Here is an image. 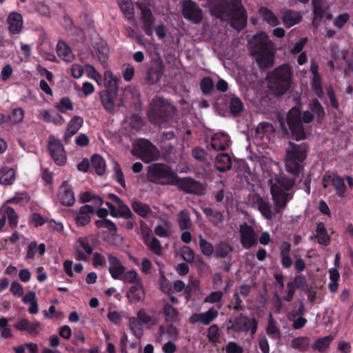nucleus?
<instances>
[{
    "instance_id": "nucleus-1",
    "label": "nucleus",
    "mask_w": 353,
    "mask_h": 353,
    "mask_svg": "<svg viewBox=\"0 0 353 353\" xmlns=\"http://www.w3.org/2000/svg\"><path fill=\"white\" fill-rule=\"evenodd\" d=\"M210 10L213 15L229 21L231 26L240 31L247 23V14L241 0H212Z\"/></svg>"
},
{
    "instance_id": "nucleus-2",
    "label": "nucleus",
    "mask_w": 353,
    "mask_h": 353,
    "mask_svg": "<svg viewBox=\"0 0 353 353\" xmlns=\"http://www.w3.org/2000/svg\"><path fill=\"white\" fill-rule=\"evenodd\" d=\"M268 180L274 204V210L280 213L292 199L293 194L288 192L294 185V180L276 173H269Z\"/></svg>"
},
{
    "instance_id": "nucleus-3",
    "label": "nucleus",
    "mask_w": 353,
    "mask_h": 353,
    "mask_svg": "<svg viewBox=\"0 0 353 353\" xmlns=\"http://www.w3.org/2000/svg\"><path fill=\"white\" fill-rule=\"evenodd\" d=\"M249 46L252 54L261 68H267L273 65L274 43L265 33L254 35L249 41Z\"/></svg>"
},
{
    "instance_id": "nucleus-4",
    "label": "nucleus",
    "mask_w": 353,
    "mask_h": 353,
    "mask_svg": "<svg viewBox=\"0 0 353 353\" xmlns=\"http://www.w3.org/2000/svg\"><path fill=\"white\" fill-rule=\"evenodd\" d=\"M314 119V114L307 110L301 112L298 108H292L288 114L287 122L291 131L292 136L300 141L306 138V134L303 126V123H309Z\"/></svg>"
},
{
    "instance_id": "nucleus-5",
    "label": "nucleus",
    "mask_w": 353,
    "mask_h": 353,
    "mask_svg": "<svg viewBox=\"0 0 353 353\" xmlns=\"http://www.w3.org/2000/svg\"><path fill=\"white\" fill-rule=\"evenodd\" d=\"M292 71L288 64H283L274 70L270 74L269 87L276 95L285 93L290 88Z\"/></svg>"
},
{
    "instance_id": "nucleus-6",
    "label": "nucleus",
    "mask_w": 353,
    "mask_h": 353,
    "mask_svg": "<svg viewBox=\"0 0 353 353\" xmlns=\"http://www.w3.org/2000/svg\"><path fill=\"white\" fill-rule=\"evenodd\" d=\"M307 157V147L304 143L295 144L290 142L286 150L285 167L286 171L297 175L301 168V163Z\"/></svg>"
},
{
    "instance_id": "nucleus-7",
    "label": "nucleus",
    "mask_w": 353,
    "mask_h": 353,
    "mask_svg": "<svg viewBox=\"0 0 353 353\" xmlns=\"http://www.w3.org/2000/svg\"><path fill=\"white\" fill-rule=\"evenodd\" d=\"M153 108L148 114L149 119L154 124L161 125L172 118L176 111L174 105L161 97L152 101Z\"/></svg>"
},
{
    "instance_id": "nucleus-8",
    "label": "nucleus",
    "mask_w": 353,
    "mask_h": 353,
    "mask_svg": "<svg viewBox=\"0 0 353 353\" xmlns=\"http://www.w3.org/2000/svg\"><path fill=\"white\" fill-rule=\"evenodd\" d=\"M132 153L145 163L156 161L159 156L158 149L146 139L137 141L133 146Z\"/></svg>"
},
{
    "instance_id": "nucleus-9",
    "label": "nucleus",
    "mask_w": 353,
    "mask_h": 353,
    "mask_svg": "<svg viewBox=\"0 0 353 353\" xmlns=\"http://www.w3.org/2000/svg\"><path fill=\"white\" fill-rule=\"evenodd\" d=\"M175 176L176 174L166 165L153 163L148 168V177L153 181L171 185Z\"/></svg>"
},
{
    "instance_id": "nucleus-10",
    "label": "nucleus",
    "mask_w": 353,
    "mask_h": 353,
    "mask_svg": "<svg viewBox=\"0 0 353 353\" xmlns=\"http://www.w3.org/2000/svg\"><path fill=\"white\" fill-rule=\"evenodd\" d=\"M48 150L55 163L63 165L67 160L66 153L61 141L53 135L48 139Z\"/></svg>"
},
{
    "instance_id": "nucleus-11",
    "label": "nucleus",
    "mask_w": 353,
    "mask_h": 353,
    "mask_svg": "<svg viewBox=\"0 0 353 353\" xmlns=\"http://www.w3.org/2000/svg\"><path fill=\"white\" fill-rule=\"evenodd\" d=\"M182 13L186 19L195 24L199 23L203 19L201 9L192 0L182 1Z\"/></svg>"
},
{
    "instance_id": "nucleus-12",
    "label": "nucleus",
    "mask_w": 353,
    "mask_h": 353,
    "mask_svg": "<svg viewBox=\"0 0 353 353\" xmlns=\"http://www.w3.org/2000/svg\"><path fill=\"white\" fill-rule=\"evenodd\" d=\"M171 185H176L179 189L188 193L202 194L204 190L200 183L189 177L179 178L176 175L174 181H171Z\"/></svg>"
},
{
    "instance_id": "nucleus-13",
    "label": "nucleus",
    "mask_w": 353,
    "mask_h": 353,
    "mask_svg": "<svg viewBox=\"0 0 353 353\" xmlns=\"http://www.w3.org/2000/svg\"><path fill=\"white\" fill-rule=\"evenodd\" d=\"M230 323L231 328L236 332L250 331L251 334H254L257 330L256 321L243 314H240Z\"/></svg>"
},
{
    "instance_id": "nucleus-14",
    "label": "nucleus",
    "mask_w": 353,
    "mask_h": 353,
    "mask_svg": "<svg viewBox=\"0 0 353 353\" xmlns=\"http://www.w3.org/2000/svg\"><path fill=\"white\" fill-rule=\"evenodd\" d=\"M239 232L241 243L245 249H249L257 244V235L254 229L248 223L240 225Z\"/></svg>"
},
{
    "instance_id": "nucleus-15",
    "label": "nucleus",
    "mask_w": 353,
    "mask_h": 353,
    "mask_svg": "<svg viewBox=\"0 0 353 353\" xmlns=\"http://www.w3.org/2000/svg\"><path fill=\"white\" fill-rule=\"evenodd\" d=\"M252 206L256 208L267 220H272L277 214L269 202L259 195L252 196Z\"/></svg>"
},
{
    "instance_id": "nucleus-16",
    "label": "nucleus",
    "mask_w": 353,
    "mask_h": 353,
    "mask_svg": "<svg viewBox=\"0 0 353 353\" xmlns=\"http://www.w3.org/2000/svg\"><path fill=\"white\" fill-rule=\"evenodd\" d=\"M165 334L168 339L176 341L179 339V331L172 324H169L166 326L160 325L157 334L156 342L161 344Z\"/></svg>"
},
{
    "instance_id": "nucleus-17",
    "label": "nucleus",
    "mask_w": 353,
    "mask_h": 353,
    "mask_svg": "<svg viewBox=\"0 0 353 353\" xmlns=\"http://www.w3.org/2000/svg\"><path fill=\"white\" fill-rule=\"evenodd\" d=\"M83 123V119L80 116H74L68 122L63 140L65 143L70 141L71 138L79 131Z\"/></svg>"
},
{
    "instance_id": "nucleus-18",
    "label": "nucleus",
    "mask_w": 353,
    "mask_h": 353,
    "mask_svg": "<svg viewBox=\"0 0 353 353\" xmlns=\"http://www.w3.org/2000/svg\"><path fill=\"white\" fill-rule=\"evenodd\" d=\"M154 233L161 238L169 239L173 233V224L168 218H161L154 228Z\"/></svg>"
},
{
    "instance_id": "nucleus-19",
    "label": "nucleus",
    "mask_w": 353,
    "mask_h": 353,
    "mask_svg": "<svg viewBox=\"0 0 353 353\" xmlns=\"http://www.w3.org/2000/svg\"><path fill=\"white\" fill-rule=\"evenodd\" d=\"M108 259L109 263L108 270L111 276L114 279H122V275L124 274L125 268L120 260L111 254L108 255Z\"/></svg>"
},
{
    "instance_id": "nucleus-20",
    "label": "nucleus",
    "mask_w": 353,
    "mask_h": 353,
    "mask_svg": "<svg viewBox=\"0 0 353 353\" xmlns=\"http://www.w3.org/2000/svg\"><path fill=\"white\" fill-rule=\"evenodd\" d=\"M58 197L60 202L64 205L71 206L74 204L75 201L74 194L68 181H64L60 186Z\"/></svg>"
},
{
    "instance_id": "nucleus-21",
    "label": "nucleus",
    "mask_w": 353,
    "mask_h": 353,
    "mask_svg": "<svg viewBox=\"0 0 353 353\" xmlns=\"http://www.w3.org/2000/svg\"><path fill=\"white\" fill-rule=\"evenodd\" d=\"M139 6L141 11V21L144 31L148 35H152V26L154 23V17L152 12L150 9L147 8L145 6L142 5L141 3H139Z\"/></svg>"
},
{
    "instance_id": "nucleus-22",
    "label": "nucleus",
    "mask_w": 353,
    "mask_h": 353,
    "mask_svg": "<svg viewBox=\"0 0 353 353\" xmlns=\"http://www.w3.org/2000/svg\"><path fill=\"white\" fill-rule=\"evenodd\" d=\"M127 296L130 302L133 303L143 301L145 298V290L142 283L132 285L127 293Z\"/></svg>"
},
{
    "instance_id": "nucleus-23",
    "label": "nucleus",
    "mask_w": 353,
    "mask_h": 353,
    "mask_svg": "<svg viewBox=\"0 0 353 353\" xmlns=\"http://www.w3.org/2000/svg\"><path fill=\"white\" fill-rule=\"evenodd\" d=\"M230 145V138L228 134L219 132L216 133L211 141V147L215 150H224Z\"/></svg>"
},
{
    "instance_id": "nucleus-24",
    "label": "nucleus",
    "mask_w": 353,
    "mask_h": 353,
    "mask_svg": "<svg viewBox=\"0 0 353 353\" xmlns=\"http://www.w3.org/2000/svg\"><path fill=\"white\" fill-rule=\"evenodd\" d=\"M94 212V208L89 205L82 206L75 217L76 223L79 226L87 225L91 219V214Z\"/></svg>"
},
{
    "instance_id": "nucleus-25",
    "label": "nucleus",
    "mask_w": 353,
    "mask_h": 353,
    "mask_svg": "<svg viewBox=\"0 0 353 353\" xmlns=\"http://www.w3.org/2000/svg\"><path fill=\"white\" fill-rule=\"evenodd\" d=\"M2 217H4L5 222L8 220L9 226L14 229L18 225L19 216L14 210L7 205H3L1 208Z\"/></svg>"
},
{
    "instance_id": "nucleus-26",
    "label": "nucleus",
    "mask_w": 353,
    "mask_h": 353,
    "mask_svg": "<svg viewBox=\"0 0 353 353\" xmlns=\"http://www.w3.org/2000/svg\"><path fill=\"white\" fill-rule=\"evenodd\" d=\"M10 32L12 34H19L23 27V20L21 14L17 12L10 14L8 17Z\"/></svg>"
},
{
    "instance_id": "nucleus-27",
    "label": "nucleus",
    "mask_w": 353,
    "mask_h": 353,
    "mask_svg": "<svg viewBox=\"0 0 353 353\" xmlns=\"http://www.w3.org/2000/svg\"><path fill=\"white\" fill-rule=\"evenodd\" d=\"M94 48L99 62L104 68H108L107 60L109 56V48L105 41L96 43Z\"/></svg>"
},
{
    "instance_id": "nucleus-28",
    "label": "nucleus",
    "mask_w": 353,
    "mask_h": 353,
    "mask_svg": "<svg viewBox=\"0 0 353 353\" xmlns=\"http://www.w3.org/2000/svg\"><path fill=\"white\" fill-rule=\"evenodd\" d=\"M215 167L220 172L228 170L232 167V159L227 153H220L215 159Z\"/></svg>"
},
{
    "instance_id": "nucleus-29",
    "label": "nucleus",
    "mask_w": 353,
    "mask_h": 353,
    "mask_svg": "<svg viewBox=\"0 0 353 353\" xmlns=\"http://www.w3.org/2000/svg\"><path fill=\"white\" fill-rule=\"evenodd\" d=\"M302 17L300 12L288 10L284 12L282 20L286 28H291L292 26L299 23L301 21Z\"/></svg>"
},
{
    "instance_id": "nucleus-30",
    "label": "nucleus",
    "mask_w": 353,
    "mask_h": 353,
    "mask_svg": "<svg viewBox=\"0 0 353 353\" xmlns=\"http://www.w3.org/2000/svg\"><path fill=\"white\" fill-rule=\"evenodd\" d=\"M145 244L148 249L154 254L161 256L162 254L163 248L161 241L155 236H151L147 234L145 236Z\"/></svg>"
},
{
    "instance_id": "nucleus-31",
    "label": "nucleus",
    "mask_w": 353,
    "mask_h": 353,
    "mask_svg": "<svg viewBox=\"0 0 353 353\" xmlns=\"http://www.w3.org/2000/svg\"><path fill=\"white\" fill-rule=\"evenodd\" d=\"M256 133L261 139H270L274 133V128L268 122H261L257 125Z\"/></svg>"
},
{
    "instance_id": "nucleus-32",
    "label": "nucleus",
    "mask_w": 353,
    "mask_h": 353,
    "mask_svg": "<svg viewBox=\"0 0 353 353\" xmlns=\"http://www.w3.org/2000/svg\"><path fill=\"white\" fill-rule=\"evenodd\" d=\"M232 251L233 247L229 242L226 241H221L215 245L214 256L225 258Z\"/></svg>"
},
{
    "instance_id": "nucleus-33",
    "label": "nucleus",
    "mask_w": 353,
    "mask_h": 353,
    "mask_svg": "<svg viewBox=\"0 0 353 353\" xmlns=\"http://www.w3.org/2000/svg\"><path fill=\"white\" fill-rule=\"evenodd\" d=\"M203 212L213 225H218L223 221V214L218 210L206 207L203 208Z\"/></svg>"
},
{
    "instance_id": "nucleus-34",
    "label": "nucleus",
    "mask_w": 353,
    "mask_h": 353,
    "mask_svg": "<svg viewBox=\"0 0 353 353\" xmlns=\"http://www.w3.org/2000/svg\"><path fill=\"white\" fill-rule=\"evenodd\" d=\"M57 53L63 61L70 62L74 59V54L71 49L65 42L59 41L57 45Z\"/></svg>"
},
{
    "instance_id": "nucleus-35",
    "label": "nucleus",
    "mask_w": 353,
    "mask_h": 353,
    "mask_svg": "<svg viewBox=\"0 0 353 353\" xmlns=\"http://www.w3.org/2000/svg\"><path fill=\"white\" fill-rule=\"evenodd\" d=\"M267 334L272 339H280L281 333L276 325V321L273 319L272 313L269 314L268 323L265 329Z\"/></svg>"
},
{
    "instance_id": "nucleus-36",
    "label": "nucleus",
    "mask_w": 353,
    "mask_h": 353,
    "mask_svg": "<svg viewBox=\"0 0 353 353\" xmlns=\"http://www.w3.org/2000/svg\"><path fill=\"white\" fill-rule=\"evenodd\" d=\"M259 14L263 19L271 26H276L280 24V21L277 17L270 10L265 7H261L259 10Z\"/></svg>"
},
{
    "instance_id": "nucleus-37",
    "label": "nucleus",
    "mask_w": 353,
    "mask_h": 353,
    "mask_svg": "<svg viewBox=\"0 0 353 353\" xmlns=\"http://www.w3.org/2000/svg\"><path fill=\"white\" fill-rule=\"evenodd\" d=\"M105 86L111 92H117L119 90L118 79L110 70H105L103 74Z\"/></svg>"
},
{
    "instance_id": "nucleus-38",
    "label": "nucleus",
    "mask_w": 353,
    "mask_h": 353,
    "mask_svg": "<svg viewBox=\"0 0 353 353\" xmlns=\"http://www.w3.org/2000/svg\"><path fill=\"white\" fill-rule=\"evenodd\" d=\"M177 221L181 230H188L192 226V222L188 210H182L178 213Z\"/></svg>"
},
{
    "instance_id": "nucleus-39",
    "label": "nucleus",
    "mask_w": 353,
    "mask_h": 353,
    "mask_svg": "<svg viewBox=\"0 0 353 353\" xmlns=\"http://www.w3.org/2000/svg\"><path fill=\"white\" fill-rule=\"evenodd\" d=\"M334 338V335H328L325 337L318 339L312 345V348L321 352H325L330 347V343Z\"/></svg>"
},
{
    "instance_id": "nucleus-40",
    "label": "nucleus",
    "mask_w": 353,
    "mask_h": 353,
    "mask_svg": "<svg viewBox=\"0 0 353 353\" xmlns=\"http://www.w3.org/2000/svg\"><path fill=\"white\" fill-rule=\"evenodd\" d=\"M91 167L97 174L102 175L105 172V161L101 156L94 154L91 158Z\"/></svg>"
},
{
    "instance_id": "nucleus-41",
    "label": "nucleus",
    "mask_w": 353,
    "mask_h": 353,
    "mask_svg": "<svg viewBox=\"0 0 353 353\" xmlns=\"http://www.w3.org/2000/svg\"><path fill=\"white\" fill-rule=\"evenodd\" d=\"M95 225L99 229H101L103 232L114 234L117 230L115 223L107 219L97 221Z\"/></svg>"
},
{
    "instance_id": "nucleus-42",
    "label": "nucleus",
    "mask_w": 353,
    "mask_h": 353,
    "mask_svg": "<svg viewBox=\"0 0 353 353\" xmlns=\"http://www.w3.org/2000/svg\"><path fill=\"white\" fill-rule=\"evenodd\" d=\"M316 238L321 245H327L330 243V236L323 223L320 222L316 225Z\"/></svg>"
},
{
    "instance_id": "nucleus-43",
    "label": "nucleus",
    "mask_w": 353,
    "mask_h": 353,
    "mask_svg": "<svg viewBox=\"0 0 353 353\" xmlns=\"http://www.w3.org/2000/svg\"><path fill=\"white\" fill-rule=\"evenodd\" d=\"M163 74V67L161 65L149 69L147 72V81L151 84H154L159 81Z\"/></svg>"
},
{
    "instance_id": "nucleus-44",
    "label": "nucleus",
    "mask_w": 353,
    "mask_h": 353,
    "mask_svg": "<svg viewBox=\"0 0 353 353\" xmlns=\"http://www.w3.org/2000/svg\"><path fill=\"white\" fill-rule=\"evenodd\" d=\"M219 308L220 307L217 308L212 307L208 311L201 313V323L207 325L216 319L219 315Z\"/></svg>"
},
{
    "instance_id": "nucleus-45",
    "label": "nucleus",
    "mask_w": 353,
    "mask_h": 353,
    "mask_svg": "<svg viewBox=\"0 0 353 353\" xmlns=\"http://www.w3.org/2000/svg\"><path fill=\"white\" fill-rule=\"evenodd\" d=\"M309 339L306 336H299L291 341V346L300 352H305L309 347Z\"/></svg>"
},
{
    "instance_id": "nucleus-46",
    "label": "nucleus",
    "mask_w": 353,
    "mask_h": 353,
    "mask_svg": "<svg viewBox=\"0 0 353 353\" xmlns=\"http://www.w3.org/2000/svg\"><path fill=\"white\" fill-rule=\"evenodd\" d=\"M165 321L174 323L177 321L179 312L176 308L173 307L170 304L165 303L163 308Z\"/></svg>"
},
{
    "instance_id": "nucleus-47",
    "label": "nucleus",
    "mask_w": 353,
    "mask_h": 353,
    "mask_svg": "<svg viewBox=\"0 0 353 353\" xmlns=\"http://www.w3.org/2000/svg\"><path fill=\"white\" fill-rule=\"evenodd\" d=\"M332 185L334 188V190L336 194L339 197H344L345 196V192L347 190L346 185L345 184L344 179L340 176L335 175V180L332 181Z\"/></svg>"
},
{
    "instance_id": "nucleus-48",
    "label": "nucleus",
    "mask_w": 353,
    "mask_h": 353,
    "mask_svg": "<svg viewBox=\"0 0 353 353\" xmlns=\"http://www.w3.org/2000/svg\"><path fill=\"white\" fill-rule=\"evenodd\" d=\"M134 211L142 217L147 216L152 212L150 206L139 201H134L132 204Z\"/></svg>"
},
{
    "instance_id": "nucleus-49",
    "label": "nucleus",
    "mask_w": 353,
    "mask_h": 353,
    "mask_svg": "<svg viewBox=\"0 0 353 353\" xmlns=\"http://www.w3.org/2000/svg\"><path fill=\"white\" fill-rule=\"evenodd\" d=\"M85 70L88 78L94 80L99 85L102 84L101 75L93 65L86 64L85 65Z\"/></svg>"
},
{
    "instance_id": "nucleus-50",
    "label": "nucleus",
    "mask_w": 353,
    "mask_h": 353,
    "mask_svg": "<svg viewBox=\"0 0 353 353\" xmlns=\"http://www.w3.org/2000/svg\"><path fill=\"white\" fill-rule=\"evenodd\" d=\"M199 247L203 254L210 256L212 254L214 248L212 244L205 240L201 234L199 235Z\"/></svg>"
},
{
    "instance_id": "nucleus-51",
    "label": "nucleus",
    "mask_w": 353,
    "mask_h": 353,
    "mask_svg": "<svg viewBox=\"0 0 353 353\" xmlns=\"http://www.w3.org/2000/svg\"><path fill=\"white\" fill-rule=\"evenodd\" d=\"M310 112H312L318 120L321 119L325 114L323 108L317 99H313L309 105Z\"/></svg>"
},
{
    "instance_id": "nucleus-52",
    "label": "nucleus",
    "mask_w": 353,
    "mask_h": 353,
    "mask_svg": "<svg viewBox=\"0 0 353 353\" xmlns=\"http://www.w3.org/2000/svg\"><path fill=\"white\" fill-rule=\"evenodd\" d=\"M57 109L61 113H66L74 109V105L68 97H63L56 105Z\"/></svg>"
},
{
    "instance_id": "nucleus-53",
    "label": "nucleus",
    "mask_w": 353,
    "mask_h": 353,
    "mask_svg": "<svg viewBox=\"0 0 353 353\" xmlns=\"http://www.w3.org/2000/svg\"><path fill=\"white\" fill-rule=\"evenodd\" d=\"M16 172L11 168L5 172L0 177V183L4 185H12L15 181Z\"/></svg>"
},
{
    "instance_id": "nucleus-54",
    "label": "nucleus",
    "mask_w": 353,
    "mask_h": 353,
    "mask_svg": "<svg viewBox=\"0 0 353 353\" xmlns=\"http://www.w3.org/2000/svg\"><path fill=\"white\" fill-rule=\"evenodd\" d=\"M121 280L123 282L130 283L132 285L141 283V280L135 270H130L128 272H124V274L122 275Z\"/></svg>"
},
{
    "instance_id": "nucleus-55",
    "label": "nucleus",
    "mask_w": 353,
    "mask_h": 353,
    "mask_svg": "<svg viewBox=\"0 0 353 353\" xmlns=\"http://www.w3.org/2000/svg\"><path fill=\"white\" fill-rule=\"evenodd\" d=\"M34 10L39 15L44 17H50L51 10L48 4L43 1H37L34 3Z\"/></svg>"
},
{
    "instance_id": "nucleus-56",
    "label": "nucleus",
    "mask_w": 353,
    "mask_h": 353,
    "mask_svg": "<svg viewBox=\"0 0 353 353\" xmlns=\"http://www.w3.org/2000/svg\"><path fill=\"white\" fill-rule=\"evenodd\" d=\"M119 6L123 13L130 18L133 15V5L130 0H118Z\"/></svg>"
},
{
    "instance_id": "nucleus-57",
    "label": "nucleus",
    "mask_w": 353,
    "mask_h": 353,
    "mask_svg": "<svg viewBox=\"0 0 353 353\" xmlns=\"http://www.w3.org/2000/svg\"><path fill=\"white\" fill-rule=\"evenodd\" d=\"M101 100L105 109L108 112H112L114 108V103L112 94L110 92H105L101 95Z\"/></svg>"
},
{
    "instance_id": "nucleus-58",
    "label": "nucleus",
    "mask_w": 353,
    "mask_h": 353,
    "mask_svg": "<svg viewBox=\"0 0 353 353\" xmlns=\"http://www.w3.org/2000/svg\"><path fill=\"white\" fill-rule=\"evenodd\" d=\"M243 109V104L241 100L237 97H232L230 100V110L232 114H237Z\"/></svg>"
},
{
    "instance_id": "nucleus-59",
    "label": "nucleus",
    "mask_w": 353,
    "mask_h": 353,
    "mask_svg": "<svg viewBox=\"0 0 353 353\" xmlns=\"http://www.w3.org/2000/svg\"><path fill=\"white\" fill-rule=\"evenodd\" d=\"M112 163L114 170V178L122 187H125L124 175L121 171L120 165L114 159H112Z\"/></svg>"
},
{
    "instance_id": "nucleus-60",
    "label": "nucleus",
    "mask_w": 353,
    "mask_h": 353,
    "mask_svg": "<svg viewBox=\"0 0 353 353\" xmlns=\"http://www.w3.org/2000/svg\"><path fill=\"white\" fill-rule=\"evenodd\" d=\"M24 117V112L22 108H17L13 109L9 115V119L12 123L17 124L21 122Z\"/></svg>"
},
{
    "instance_id": "nucleus-61",
    "label": "nucleus",
    "mask_w": 353,
    "mask_h": 353,
    "mask_svg": "<svg viewBox=\"0 0 353 353\" xmlns=\"http://www.w3.org/2000/svg\"><path fill=\"white\" fill-rule=\"evenodd\" d=\"M137 317L144 324H151L152 325H154L158 322L156 318L152 317L144 310L139 311Z\"/></svg>"
},
{
    "instance_id": "nucleus-62",
    "label": "nucleus",
    "mask_w": 353,
    "mask_h": 353,
    "mask_svg": "<svg viewBox=\"0 0 353 353\" xmlns=\"http://www.w3.org/2000/svg\"><path fill=\"white\" fill-rule=\"evenodd\" d=\"M208 340L213 343H216L219 341V329L216 325L214 324L210 326L208 332Z\"/></svg>"
},
{
    "instance_id": "nucleus-63",
    "label": "nucleus",
    "mask_w": 353,
    "mask_h": 353,
    "mask_svg": "<svg viewBox=\"0 0 353 353\" xmlns=\"http://www.w3.org/2000/svg\"><path fill=\"white\" fill-rule=\"evenodd\" d=\"M30 200V197L26 192L17 193L14 196L8 201V203L24 205Z\"/></svg>"
},
{
    "instance_id": "nucleus-64",
    "label": "nucleus",
    "mask_w": 353,
    "mask_h": 353,
    "mask_svg": "<svg viewBox=\"0 0 353 353\" xmlns=\"http://www.w3.org/2000/svg\"><path fill=\"white\" fill-rule=\"evenodd\" d=\"M119 210V217L130 219L132 217V212L130 208L124 203L123 201L117 205Z\"/></svg>"
}]
</instances>
